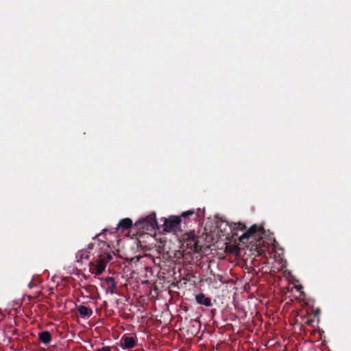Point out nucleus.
<instances>
[{"label":"nucleus","mask_w":351,"mask_h":351,"mask_svg":"<svg viewBox=\"0 0 351 351\" xmlns=\"http://www.w3.org/2000/svg\"><path fill=\"white\" fill-rule=\"evenodd\" d=\"M93 242L88 245L87 248L77 252L76 254V262L82 264L84 259L88 261L90 250L95 248L97 254L96 263L89 261L88 265L90 272L99 276L104 272L107 263L111 261L112 257L110 254V247L106 242L96 239V238H93Z\"/></svg>","instance_id":"1"},{"label":"nucleus","mask_w":351,"mask_h":351,"mask_svg":"<svg viewBox=\"0 0 351 351\" xmlns=\"http://www.w3.org/2000/svg\"><path fill=\"white\" fill-rule=\"evenodd\" d=\"M229 226L232 237L238 236L237 231L245 230V232L239 238V241L243 243L247 242L250 238H254L255 240L260 241L265 233L264 228L261 226H257L256 224L252 226L247 230L245 225L240 222L231 223Z\"/></svg>","instance_id":"2"},{"label":"nucleus","mask_w":351,"mask_h":351,"mask_svg":"<svg viewBox=\"0 0 351 351\" xmlns=\"http://www.w3.org/2000/svg\"><path fill=\"white\" fill-rule=\"evenodd\" d=\"M195 213L193 210H189L187 211L183 212L180 217L170 216L168 219L165 218L163 230L165 232H170L177 229L182 221V217L186 218L189 216L193 215Z\"/></svg>","instance_id":"3"},{"label":"nucleus","mask_w":351,"mask_h":351,"mask_svg":"<svg viewBox=\"0 0 351 351\" xmlns=\"http://www.w3.org/2000/svg\"><path fill=\"white\" fill-rule=\"evenodd\" d=\"M135 226L139 229L142 228L145 230H152L156 228H158V223L156 221L155 213L149 214L145 218L138 219L135 223Z\"/></svg>","instance_id":"4"},{"label":"nucleus","mask_w":351,"mask_h":351,"mask_svg":"<svg viewBox=\"0 0 351 351\" xmlns=\"http://www.w3.org/2000/svg\"><path fill=\"white\" fill-rule=\"evenodd\" d=\"M137 345V339L129 334H125L121 338L119 346L123 350H130L134 348Z\"/></svg>","instance_id":"5"},{"label":"nucleus","mask_w":351,"mask_h":351,"mask_svg":"<svg viewBox=\"0 0 351 351\" xmlns=\"http://www.w3.org/2000/svg\"><path fill=\"white\" fill-rule=\"evenodd\" d=\"M102 280V286L106 287L107 293L112 294L117 293V285L114 279L112 277H106L101 279Z\"/></svg>","instance_id":"6"},{"label":"nucleus","mask_w":351,"mask_h":351,"mask_svg":"<svg viewBox=\"0 0 351 351\" xmlns=\"http://www.w3.org/2000/svg\"><path fill=\"white\" fill-rule=\"evenodd\" d=\"M186 239H185V244L186 247L191 249V250L194 252H198V250L200 249L199 245H198L197 241L196 239L195 234L194 232H189L186 234Z\"/></svg>","instance_id":"7"},{"label":"nucleus","mask_w":351,"mask_h":351,"mask_svg":"<svg viewBox=\"0 0 351 351\" xmlns=\"http://www.w3.org/2000/svg\"><path fill=\"white\" fill-rule=\"evenodd\" d=\"M133 225L132 220L130 218H124L121 219L115 228L116 231L121 230L123 232L125 230L130 229Z\"/></svg>","instance_id":"8"},{"label":"nucleus","mask_w":351,"mask_h":351,"mask_svg":"<svg viewBox=\"0 0 351 351\" xmlns=\"http://www.w3.org/2000/svg\"><path fill=\"white\" fill-rule=\"evenodd\" d=\"M76 308L82 318H89L93 315V310L84 304L76 306Z\"/></svg>","instance_id":"9"},{"label":"nucleus","mask_w":351,"mask_h":351,"mask_svg":"<svg viewBox=\"0 0 351 351\" xmlns=\"http://www.w3.org/2000/svg\"><path fill=\"white\" fill-rule=\"evenodd\" d=\"M195 300L199 304L204 305L208 307L212 306L210 298L206 297L203 293H199L196 295Z\"/></svg>","instance_id":"10"},{"label":"nucleus","mask_w":351,"mask_h":351,"mask_svg":"<svg viewBox=\"0 0 351 351\" xmlns=\"http://www.w3.org/2000/svg\"><path fill=\"white\" fill-rule=\"evenodd\" d=\"M38 339L45 345H48L51 341V335L49 331L40 332L38 335Z\"/></svg>","instance_id":"11"},{"label":"nucleus","mask_w":351,"mask_h":351,"mask_svg":"<svg viewBox=\"0 0 351 351\" xmlns=\"http://www.w3.org/2000/svg\"><path fill=\"white\" fill-rule=\"evenodd\" d=\"M111 348L109 346H104L101 348H98L96 351H110Z\"/></svg>","instance_id":"12"},{"label":"nucleus","mask_w":351,"mask_h":351,"mask_svg":"<svg viewBox=\"0 0 351 351\" xmlns=\"http://www.w3.org/2000/svg\"><path fill=\"white\" fill-rule=\"evenodd\" d=\"M319 313V310H317L315 314H317Z\"/></svg>","instance_id":"13"}]
</instances>
